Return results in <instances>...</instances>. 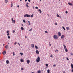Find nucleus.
I'll use <instances>...</instances> for the list:
<instances>
[{"instance_id": "obj_1", "label": "nucleus", "mask_w": 73, "mask_h": 73, "mask_svg": "<svg viewBox=\"0 0 73 73\" xmlns=\"http://www.w3.org/2000/svg\"><path fill=\"white\" fill-rule=\"evenodd\" d=\"M53 37L54 39L55 40H57L58 39V36L57 35H54L53 36Z\"/></svg>"}, {"instance_id": "obj_2", "label": "nucleus", "mask_w": 73, "mask_h": 73, "mask_svg": "<svg viewBox=\"0 0 73 73\" xmlns=\"http://www.w3.org/2000/svg\"><path fill=\"white\" fill-rule=\"evenodd\" d=\"M40 56H38L37 57L36 61L38 63L40 62Z\"/></svg>"}, {"instance_id": "obj_3", "label": "nucleus", "mask_w": 73, "mask_h": 73, "mask_svg": "<svg viewBox=\"0 0 73 73\" xmlns=\"http://www.w3.org/2000/svg\"><path fill=\"white\" fill-rule=\"evenodd\" d=\"M24 17H30L31 15H29L26 14L24 15Z\"/></svg>"}, {"instance_id": "obj_4", "label": "nucleus", "mask_w": 73, "mask_h": 73, "mask_svg": "<svg viewBox=\"0 0 73 73\" xmlns=\"http://www.w3.org/2000/svg\"><path fill=\"white\" fill-rule=\"evenodd\" d=\"M6 51H5L3 52L2 53V54H3V55H5V54H6Z\"/></svg>"}, {"instance_id": "obj_5", "label": "nucleus", "mask_w": 73, "mask_h": 73, "mask_svg": "<svg viewBox=\"0 0 73 73\" xmlns=\"http://www.w3.org/2000/svg\"><path fill=\"white\" fill-rule=\"evenodd\" d=\"M31 46L33 48L35 47V45L33 44H32L31 45Z\"/></svg>"}, {"instance_id": "obj_6", "label": "nucleus", "mask_w": 73, "mask_h": 73, "mask_svg": "<svg viewBox=\"0 0 73 73\" xmlns=\"http://www.w3.org/2000/svg\"><path fill=\"white\" fill-rule=\"evenodd\" d=\"M58 36H61V33L60 32H58Z\"/></svg>"}, {"instance_id": "obj_7", "label": "nucleus", "mask_w": 73, "mask_h": 73, "mask_svg": "<svg viewBox=\"0 0 73 73\" xmlns=\"http://www.w3.org/2000/svg\"><path fill=\"white\" fill-rule=\"evenodd\" d=\"M27 62L28 64H29L30 63V60H27Z\"/></svg>"}, {"instance_id": "obj_8", "label": "nucleus", "mask_w": 73, "mask_h": 73, "mask_svg": "<svg viewBox=\"0 0 73 73\" xmlns=\"http://www.w3.org/2000/svg\"><path fill=\"white\" fill-rule=\"evenodd\" d=\"M64 37L65 36L64 35H62L61 37V39H63V38H64Z\"/></svg>"}, {"instance_id": "obj_9", "label": "nucleus", "mask_w": 73, "mask_h": 73, "mask_svg": "<svg viewBox=\"0 0 73 73\" xmlns=\"http://www.w3.org/2000/svg\"><path fill=\"white\" fill-rule=\"evenodd\" d=\"M36 54H39V51H38V50H36Z\"/></svg>"}, {"instance_id": "obj_10", "label": "nucleus", "mask_w": 73, "mask_h": 73, "mask_svg": "<svg viewBox=\"0 0 73 73\" xmlns=\"http://www.w3.org/2000/svg\"><path fill=\"white\" fill-rule=\"evenodd\" d=\"M68 4L69 5H71V6H73V4L71 3H68Z\"/></svg>"}, {"instance_id": "obj_11", "label": "nucleus", "mask_w": 73, "mask_h": 73, "mask_svg": "<svg viewBox=\"0 0 73 73\" xmlns=\"http://www.w3.org/2000/svg\"><path fill=\"white\" fill-rule=\"evenodd\" d=\"M66 29L67 31H69V30L70 29L69 28V27H67L66 28Z\"/></svg>"}, {"instance_id": "obj_12", "label": "nucleus", "mask_w": 73, "mask_h": 73, "mask_svg": "<svg viewBox=\"0 0 73 73\" xmlns=\"http://www.w3.org/2000/svg\"><path fill=\"white\" fill-rule=\"evenodd\" d=\"M8 45H6L5 46V48H6V49H8Z\"/></svg>"}, {"instance_id": "obj_13", "label": "nucleus", "mask_w": 73, "mask_h": 73, "mask_svg": "<svg viewBox=\"0 0 73 73\" xmlns=\"http://www.w3.org/2000/svg\"><path fill=\"white\" fill-rule=\"evenodd\" d=\"M38 73H41V70H38L37 71Z\"/></svg>"}, {"instance_id": "obj_14", "label": "nucleus", "mask_w": 73, "mask_h": 73, "mask_svg": "<svg viewBox=\"0 0 73 73\" xmlns=\"http://www.w3.org/2000/svg\"><path fill=\"white\" fill-rule=\"evenodd\" d=\"M6 63L7 64H9V61H8V60H6Z\"/></svg>"}, {"instance_id": "obj_15", "label": "nucleus", "mask_w": 73, "mask_h": 73, "mask_svg": "<svg viewBox=\"0 0 73 73\" xmlns=\"http://www.w3.org/2000/svg\"><path fill=\"white\" fill-rule=\"evenodd\" d=\"M13 21H12V23L13 24V23H14V24H15L16 23V21H15V20H14L13 21Z\"/></svg>"}, {"instance_id": "obj_16", "label": "nucleus", "mask_w": 73, "mask_h": 73, "mask_svg": "<svg viewBox=\"0 0 73 73\" xmlns=\"http://www.w3.org/2000/svg\"><path fill=\"white\" fill-rule=\"evenodd\" d=\"M20 61L21 62H24V60L23 59H21Z\"/></svg>"}, {"instance_id": "obj_17", "label": "nucleus", "mask_w": 73, "mask_h": 73, "mask_svg": "<svg viewBox=\"0 0 73 73\" xmlns=\"http://www.w3.org/2000/svg\"><path fill=\"white\" fill-rule=\"evenodd\" d=\"M63 46H64V49H66V46L64 44H63Z\"/></svg>"}, {"instance_id": "obj_18", "label": "nucleus", "mask_w": 73, "mask_h": 73, "mask_svg": "<svg viewBox=\"0 0 73 73\" xmlns=\"http://www.w3.org/2000/svg\"><path fill=\"white\" fill-rule=\"evenodd\" d=\"M71 68H73V64H71Z\"/></svg>"}, {"instance_id": "obj_19", "label": "nucleus", "mask_w": 73, "mask_h": 73, "mask_svg": "<svg viewBox=\"0 0 73 73\" xmlns=\"http://www.w3.org/2000/svg\"><path fill=\"white\" fill-rule=\"evenodd\" d=\"M47 73H50V70L49 69H48L47 70Z\"/></svg>"}, {"instance_id": "obj_20", "label": "nucleus", "mask_w": 73, "mask_h": 73, "mask_svg": "<svg viewBox=\"0 0 73 73\" xmlns=\"http://www.w3.org/2000/svg\"><path fill=\"white\" fill-rule=\"evenodd\" d=\"M38 11H39V12H40V13H41L42 12V11H41V10L39 9Z\"/></svg>"}, {"instance_id": "obj_21", "label": "nucleus", "mask_w": 73, "mask_h": 73, "mask_svg": "<svg viewBox=\"0 0 73 73\" xmlns=\"http://www.w3.org/2000/svg\"><path fill=\"white\" fill-rule=\"evenodd\" d=\"M8 0H5V2L6 3H8Z\"/></svg>"}, {"instance_id": "obj_22", "label": "nucleus", "mask_w": 73, "mask_h": 73, "mask_svg": "<svg viewBox=\"0 0 73 73\" xmlns=\"http://www.w3.org/2000/svg\"><path fill=\"white\" fill-rule=\"evenodd\" d=\"M35 48L37 49H38V47H37V46H35Z\"/></svg>"}, {"instance_id": "obj_23", "label": "nucleus", "mask_w": 73, "mask_h": 73, "mask_svg": "<svg viewBox=\"0 0 73 73\" xmlns=\"http://www.w3.org/2000/svg\"><path fill=\"white\" fill-rule=\"evenodd\" d=\"M20 54H21V56H23V53H20Z\"/></svg>"}, {"instance_id": "obj_24", "label": "nucleus", "mask_w": 73, "mask_h": 73, "mask_svg": "<svg viewBox=\"0 0 73 73\" xmlns=\"http://www.w3.org/2000/svg\"><path fill=\"white\" fill-rule=\"evenodd\" d=\"M23 22L25 23H26V22H25V20H24V19L23 20Z\"/></svg>"}, {"instance_id": "obj_25", "label": "nucleus", "mask_w": 73, "mask_h": 73, "mask_svg": "<svg viewBox=\"0 0 73 73\" xmlns=\"http://www.w3.org/2000/svg\"><path fill=\"white\" fill-rule=\"evenodd\" d=\"M21 30H24V28L23 27H21Z\"/></svg>"}, {"instance_id": "obj_26", "label": "nucleus", "mask_w": 73, "mask_h": 73, "mask_svg": "<svg viewBox=\"0 0 73 73\" xmlns=\"http://www.w3.org/2000/svg\"><path fill=\"white\" fill-rule=\"evenodd\" d=\"M62 28L63 29H64V31H65V27H64V26H63L62 27Z\"/></svg>"}, {"instance_id": "obj_27", "label": "nucleus", "mask_w": 73, "mask_h": 73, "mask_svg": "<svg viewBox=\"0 0 73 73\" xmlns=\"http://www.w3.org/2000/svg\"><path fill=\"white\" fill-rule=\"evenodd\" d=\"M11 8L13 7V4H12V2H11Z\"/></svg>"}, {"instance_id": "obj_28", "label": "nucleus", "mask_w": 73, "mask_h": 73, "mask_svg": "<svg viewBox=\"0 0 73 73\" xmlns=\"http://www.w3.org/2000/svg\"><path fill=\"white\" fill-rule=\"evenodd\" d=\"M8 38L9 39H10V36H8Z\"/></svg>"}, {"instance_id": "obj_29", "label": "nucleus", "mask_w": 73, "mask_h": 73, "mask_svg": "<svg viewBox=\"0 0 73 73\" xmlns=\"http://www.w3.org/2000/svg\"><path fill=\"white\" fill-rule=\"evenodd\" d=\"M31 17H33V14H32L31 16Z\"/></svg>"}, {"instance_id": "obj_30", "label": "nucleus", "mask_w": 73, "mask_h": 73, "mask_svg": "<svg viewBox=\"0 0 73 73\" xmlns=\"http://www.w3.org/2000/svg\"><path fill=\"white\" fill-rule=\"evenodd\" d=\"M57 17H60V15H59L58 14H57Z\"/></svg>"}, {"instance_id": "obj_31", "label": "nucleus", "mask_w": 73, "mask_h": 73, "mask_svg": "<svg viewBox=\"0 0 73 73\" xmlns=\"http://www.w3.org/2000/svg\"><path fill=\"white\" fill-rule=\"evenodd\" d=\"M46 66H48V64H46Z\"/></svg>"}, {"instance_id": "obj_32", "label": "nucleus", "mask_w": 73, "mask_h": 73, "mask_svg": "<svg viewBox=\"0 0 73 73\" xmlns=\"http://www.w3.org/2000/svg\"><path fill=\"white\" fill-rule=\"evenodd\" d=\"M28 23L29 24V25H31V23H30V21H28Z\"/></svg>"}, {"instance_id": "obj_33", "label": "nucleus", "mask_w": 73, "mask_h": 73, "mask_svg": "<svg viewBox=\"0 0 73 73\" xmlns=\"http://www.w3.org/2000/svg\"><path fill=\"white\" fill-rule=\"evenodd\" d=\"M65 51L66 52H68V50H67V49H65Z\"/></svg>"}, {"instance_id": "obj_34", "label": "nucleus", "mask_w": 73, "mask_h": 73, "mask_svg": "<svg viewBox=\"0 0 73 73\" xmlns=\"http://www.w3.org/2000/svg\"><path fill=\"white\" fill-rule=\"evenodd\" d=\"M70 54H71V56H73V53H72V52H71V53H70Z\"/></svg>"}, {"instance_id": "obj_35", "label": "nucleus", "mask_w": 73, "mask_h": 73, "mask_svg": "<svg viewBox=\"0 0 73 73\" xmlns=\"http://www.w3.org/2000/svg\"><path fill=\"white\" fill-rule=\"evenodd\" d=\"M55 52H56V53H57V52H58V50H56Z\"/></svg>"}, {"instance_id": "obj_36", "label": "nucleus", "mask_w": 73, "mask_h": 73, "mask_svg": "<svg viewBox=\"0 0 73 73\" xmlns=\"http://www.w3.org/2000/svg\"><path fill=\"white\" fill-rule=\"evenodd\" d=\"M17 44V42H15L14 43V45H16Z\"/></svg>"}, {"instance_id": "obj_37", "label": "nucleus", "mask_w": 73, "mask_h": 73, "mask_svg": "<svg viewBox=\"0 0 73 73\" xmlns=\"http://www.w3.org/2000/svg\"><path fill=\"white\" fill-rule=\"evenodd\" d=\"M18 44L19 46H20V44H19V43H18Z\"/></svg>"}, {"instance_id": "obj_38", "label": "nucleus", "mask_w": 73, "mask_h": 73, "mask_svg": "<svg viewBox=\"0 0 73 73\" xmlns=\"http://www.w3.org/2000/svg\"><path fill=\"white\" fill-rule=\"evenodd\" d=\"M50 57H51L53 58V55H51V56H50Z\"/></svg>"}, {"instance_id": "obj_39", "label": "nucleus", "mask_w": 73, "mask_h": 73, "mask_svg": "<svg viewBox=\"0 0 73 73\" xmlns=\"http://www.w3.org/2000/svg\"><path fill=\"white\" fill-rule=\"evenodd\" d=\"M21 70H24V68H21Z\"/></svg>"}, {"instance_id": "obj_40", "label": "nucleus", "mask_w": 73, "mask_h": 73, "mask_svg": "<svg viewBox=\"0 0 73 73\" xmlns=\"http://www.w3.org/2000/svg\"><path fill=\"white\" fill-rule=\"evenodd\" d=\"M26 7H29V6H28V5L26 4Z\"/></svg>"}, {"instance_id": "obj_41", "label": "nucleus", "mask_w": 73, "mask_h": 73, "mask_svg": "<svg viewBox=\"0 0 73 73\" xmlns=\"http://www.w3.org/2000/svg\"><path fill=\"white\" fill-rule=\"evenodd\" d=\"M49 44L50 46H51V44H50V42H49Z\"/></svg>"}, {"instance_id": "obj_42", "label": "nucleus", "mask_w": 73, "mask_h": 73, "mask_svg": "<svg viewBox=\"0 0 73 73\" xmlns=\"http://www.w3.org/2000/svg\"><path fill=\"white\" fill-rule=\"evenodd\" d=\"M45 33H48V32H47V31H45Z\"/></svg>"}, {"instance_id": "obj_43", "label": "nucleus", "mask_w": 73, "mask_h": 73, "mask_svg": "<svg viewBox=\"0 0 73 73\" xmlns=\"http://www.w3.org/2000/svg\"><path fill=\"white\" fill-rule=\"evenodd\" d=\"M13 56H15V53H14V52L13 53Z\"/></svg>"}, {"instance_id": "obj_44", "label": "nucleus", "mask_w": 73, "mask_h": 73, "mask_svg": "<svg viewBox=\"0 0 73 73\" xmlns=\"http://www.w3.org/2000/svg\"><path fill=\"white\" fill-rule=\"evenodd\" d=\"M36 9H38V7H35Z\"/></svg>"}, {"instance_id": "obj_45", "label": "nucleus", "mask_w": 73, "mask_h": 73, "mask_svg": "<svg viewBox=\"0 0 73 73\" xmlns=\"http://www.w3.org/2000/svg\"><path fill=\"white\" fill-rule=\"evenodd\" d=\"M15 30H13V33H15Z\"/></svg>"}, {"instance_id": "obj_46", "label": "nucleus", "mask_w": 73, "mask_h": 73, "mask_svg": "<svg viewBox=\"0 0 73 73\" xmlns=\"http://www.w3.org/2000/svg\"><path fill=\"white\" fill-rule=\"evenodd\" d=\"M71 71H72V72H73V68H72Z\"/></svg>"}, {"instance_id": "obj_47", "label": "nucleus", "mask_w": 73, "mask_h": 73, "mask_svg": "<svg viewBox=\"0 0 73 73\" xmlns=\"http://www.w3.org/2000/svg\"><path fill=\"white\" fill-rule=\"evenodd\" d=\"M66 59H67V60H69V59L68 58V57L66 58Z\"/></svg>"}, {"instance_id": "obj_48", "label": "nucleus", "mask_w": 73, "mask_h": 73, "mask_svg": "<svg viewBox=\"0 0 73 73\" xmlns=\"http://www.w3.org/2000/svg\"><path fill=\"white\" fill-rule=\"evenodd\" d=\"M53 66H54V67H55V66H56V65L55 64Z\"/></svg>"}, {"instance_id": "obj_49", "label": "nucleus", "mask_w": 73, "mask_h": 73, "mask_svg": "<svg viewBox=\"0 0 73 73\" xmlns=\"http://www.w3.org/2000/svg\"><path fill=\"white\" fill-rule=\"evenodd\" d=\"M7 36H9V33H8L7 34Z\"/></svg>"}, {"instance_id": "obj_50", "label": "nucleus", "mask_w": 73, "mask_h": 73, "mask_svg": "<svg viewBox=\"0 0 73 73\" xmlns=\"http://www.w3.org/2000/svg\"><path fill=\"white\" fill-rule=\"evenodd\" d=\"M66 14L68 13V11H66Z\"/></svg>"}, {"instance_id": "obj_51", "label": "nucleus", "mask_w": 73, "mask_h": 73, "mask_svg": "<svg viewBox=\"0 0 73 73\" xmlns=\"http://www.w3.org/2000/svg\"><path fill=\"white\" fill-rule=\"evenodd\" d=\"M55 25H57V23H56V22L55 23Z\"/></svg>"}, {"instance_id": "obj_52", "label": "nucleus", "mask_w": 73, "mask_h": 73, "mask_svg": "<svg viewBox=\"0 0 73 73\" xmlns=\"http://www.w3.org/2000/svg\"><path fill=\"white\" fill-rule=\"evenodd\" d=\"M28 1V0H25V2H27Z\"/></svg>"}, {"instance_id": "obj_53", "label": "nucleus", "mask_w": 73, "mask_h": 73, "mask_svg": "<svg viewBox=\"0 0 73 73\" xmlns=\"http://www.w3.org/2000/svg\"><path fill=\"white\" fill-rule=\"evenodd\" d=\"M7 33H9V31H7Z\"/></svg>"}, {"instance_id": "obj_54", "label": "nucleus", "mask_w": 73, "mask_h": 73, "mask_svg": "<svg viewBox=\"0 0 73 73\" xmlns=\"http://www.w3.org/2000/svg\"><path fill=\"white\" fill-rule=\"evenodd\" d=\"M12 21H13V20H13V18H12Z\"/></svg>"}, {"instance_id": "obj_55", "label": "nucleus", "mask_w": 73, "mask_h": 73, "mask_svg": "<svg viewBox=\"0 0 73 73\" xmlns=\"http://www.w3.org/2000/svg\"><path fill=\"white\" fill-rule=\"evenodd\" d=\"M28 2H30V1H31L30 0H28Z\"/></svg>"}, {"instance_id": "obj_56", "label": "nucleus", "mask_w": 73, "mask_h": 73, "mask_svg": "<svg viewBox=\"0 0 73 73\" xmlns=\"http://www.w3.org/2000/svg\"><path fill=\"white\" fill-rule=\"evenodd\" d=\"M17 7H18V8H19V7H20V6L19 5H18Z\"/></svg>"}, {"instance_id": "obj_57", "label": "nucleus", "mask_w": 73, "mask_h": 73, "mask_svg": "<svg viewBox=\"0 0 73 73\" xmlns=\"http://www.w3.org/2000/svg\"><path fill=\"white\" fill-rule=\"evenodd\" d=\"M32 31V28L29 30V31Z\"/></svg>"}, {"instance_id": "obj_58", "label": "nucleus", "mask_w": 73, "mask_h": 73, "mask_svg": "<svg viewBox=\"0 0 73 73\" xmlns=\"http://www.w3.org/2000/svg\"><path fill=\"white\" fill-rule=\"evenodd\" d=\"M24 25L23 24H22V26H23Z\"/></svg>"}, {"instance_id": "obj_59", "label": "nucleus", "mask_w": 73, "mask_h": 73, "mask_svg": "<svg viewBox=\"0 0 73 73\" xmlns=\"http://www.w3.org/2000/svg\"><path fill=\"white\" fill-rule=\"evenodd\" d=\"M25 38H27V36H25Z\"/></svg>"}, {"instance_id": "obj_60", "label": "nucleus", "mask_w": 73, "mask_h": 73, "mask_svg": "<svg viewBox=\"0 0 73 73\" xmlns=\"http://www.w3.org/2000/svg\"><path fill=\"white\" fill-rule=\"evenodd\" d=\"M27 4H29V3H28V2H27Z\"/></svg>"}, {"instance_id": "obj_61", "label": "nucleus", "mask_w": 73, "mask_h": 73, "mask_svg": "<svg viewBox=\"0 0 73 73\" xmlns=\"http://www.w3.org/2000/svg\"><path fill=\"white\" fill-rule=\"evenodd\" d=\"M4 45H5V44H3V46H4Z\"/></svg>"}, {"instance_id": "obj_62", "label": "nucleus", "mask_w": 73, "mask_h": 73, "mask_svg": "<svg viewBox=\"0 0 73 73\" xmlns=\"http://www.w3.org/2000/svg\"><path fill=\"white\" fill-rule=\"evenodd\" d=\"M63 73H65V72H63Z\"/></svg>"}, {"instance_id": "obj_63", "label": "nucleus", "mask_w": 73, "mask_h": 73, "mask_svg": "<svg viewBox=\"0 0 73 73\" xmlns=\"http://www.w3.org/2000/svg\"><path fill=\"white\" fill-rule=\"evenodd\" d=\"M48 15V16H49V15H48H48Z\"/></svg>"}, {"instance_id": "obj_64", "label": "nucleus", "mask_w": 73, "mask_h": 73, "mask_svg": "<svg viewBox=\"0 0 73 73\" xmlns=\"http://www.w3.org/2000/svg\"><path fill=\"white\" fill-rule=\"evenodd\" d=\"M31 73H35L32 72Z\"/></svg>"}]
</instances>
